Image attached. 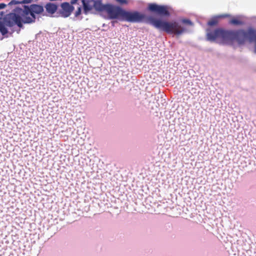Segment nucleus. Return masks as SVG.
Here are the masks:
<instances>
[{
  "label": "nucleus",
  "mask_w": 256,
  "mask_h": 256,
  "mask_svg": "<svg viewBox=\"0 0 256 256\" xmlns=\"http://www.w3.org/2000/svg\"><path fill=\"white\" fill-rule=\"evenodd\" d=\"M43 12V6L38 4L24 6L21 16L16 13H10L0 20V32L2 35L4 36L8 32L6 26L12 27L14 25H17L21 28L23 26L22 23L34 22L36 18L34 14H40Z\"/></svg>",
  "instance_id": "nucleus-3"
},
{
  "label": "nucleus",
  "mask_w": 256,
  "mask_h": 256,
  "mask_svg": "<svg viewBox=\"0 0 256 256\" xmlns=\"http://www.w3.org/2000/svg\"><path fill=\"white\" fill-rule=\"evenodd\" d=\"M78 1V0H71L70 1V4L72 6L73 4H77V2Z\"/></svg>",
  "instance_id": "nucleus-15"
},
{
  "label": "nucleus",
  "mask_w": 256,
  "mask_h": 256,
  "mask_svg": "<svg viewBox=\"0 0 256 256\" xmlns=\"http://www.w3.org/2000/svg\"><path fill=\"white\" fill-rule=\"evenodd\" d=\"M148 10L160 16L168 17L170 15L168 6L165 5H158L154 3H151L148 4Z\"/></svg>",
  "instance_id": "nucleus-5"
},
{
  "label": "nucleus",
  "mask_w": 256,
  "mask_h": 256,
  "mask_svg": "<svg viewBox=\"0 0 256 256\" xmlns=\"http://www.w3.org/2000/svg\"><path fill=\"white\" fill-rule=\"evenodd\" d=\"M182 22L183 24H188V26H193V23L190 20H188V19H182Z\"/></svg>",
  "instance_id": "nucleus-11"
},
{
  "label": "nucleus",
  "mask_w": 256,
  "mask_h": 256,
  "mask_svg": "<svg viewBox=\"0 0 256 256\" xmlns=\"http://www.w3.org/2000/svg\"><path fill=\"white\" fill-rule=\"evenodd\" d=\"M82 2L85 14H87L93 8L96 11L100 12L101 6L102 4L100 0H88L86 1V0H82Z\"/></svg>",
  "instance_id": "nucleus-6"
},
{
  "label": "nucleus",
  "mask_w": 256,
  "mask_h": 256,
  "mask_svg": "<svg viewBox=\"0 0 256 256\" xmlns=\"http://www.w3.org/2000/svg\"><path fill=\"white\" fill-rule=\"evenodd\" d=\"M207 40L210 42L220 40L222 43L227 44L236 40L240 44L244 43L246 40L250 42H255L254 52L256 54V30L248 28L246 30H228L218 28L214 30L207 29Z\"/></svg>",
  "instance_id": "nucleus-2"
},
{
  "label": "nucleus",
  "mask_w": 256,
  "mask_h": 256,
  "mask_svg": "<svg viewBox=\"0 0 256 256\" xmlns=\"http://www.w3.org/2000/svg\"><path fill=\"white\" fill-rule=\"evenodd\" d=\"M32 0H22V4H29L30 3Z\"/></svg>",
  "instance_id": "nucleus-14"
},
{
  "label": "nucleus",
  "mask_w": 256,
  "mask_h": 256,
  "mask_svg": "<svg viewBox=\"0 0 256 256\" xmlns=\"http://www.w3.org/2000/svg\"><path fill=\"white\" fill-rule=\"evenodd\" d=\"M122 20L131 22H140L146 20L155 28L168 34L180 35L186 32V28L176 21L169 22L156 19L152 16L146 17L144 14L135 11L130 12L124 10Z\"/></svg>",
  "instance_id": "nucleus-1"
},
{
  "label": "nucleus",
  "mask_w": 256,
  "mask_h": 256,
  "mask_svg": "<svg viewBox=\"0 0 256 256\" xmlns=\"http://www.w3.org/2000/svg\"><path fill=\"white\" fill-rule=\"evenodd\" d=\"M45 8L48 13L53 14L56 12L58 6L54 4L49 2L45 6Z\"/></svg>",
  "instance_id": "nucleus-8"
},
{
  "label": "nucleus",
  "mask_w": 256,
  "mask_h": 256,
  "mask_svg": "<svg viewBox=\"0 0 256 256\" xmlns=\"http://www.w3.org/2000/svg\"><path fill=\"white\" fill-rule=\"evenodd\" d=\"M82 12V6L80 5L78 6L77 10H76L75 12V16L77 17L79 16L81 14Z\"/></svg>",
  "instance_id": "nucleus-12"
},
{
  "label": "nucleus",
  "mask_w": 256,
  "mask_h": 256,
  "mask_svg": "<svg viewBox=\"0 0 256 256\" xmlns=\"http://www.w3.org/2000/svg\"><path fill=\"white\" fill-rule=\"evenodd\" d=\"M230 24L238 26L242 25V24L243 23L242 21L240 20H239L236 18H233L230 20Z\"/></svg>",
  "instance_id": "nucleus-9"
},
{
  "label": "nucleus",
  "mask_w": 256,
  "mask_h": 256,
  "mask_svg": "<svg viewBox=\"0 0 256 256\" xmlns=\"http://www.w3.org/2000/svg\"><path fill=\"white\" fill-rule=\"evenodd\" d=\"M100 12H106L110 19H116L121 18L122 19L124 10L118 6H115L111 4H102Z\"/></svg>",
  "instance_id": "nucleus-4"
},
{
  "label": "nucleus",
  "mask_w": 256,
  "mask_h": 256,
  "mask_svg": "<svg viewBox=\"0 0 256 256\" xmlns=\"http://www.w3.org/2000/svg\"><path fill=\"white\" fill-rule=\"evenodd\" d=\"M60 9L58 12L59 16L66 18L68 17L74 10V6L69 2H64L60 4Z\"/></svg>",
  "instance_id": "nucleus-7"
},
{
  "label": "nucleus",
  "mask_w": 256,
  "mask_h": 256,
  "mask_svg": "<svg viewBox=\"0 0 256 256\" xmlns=\"http://www.w3.org/2000/svg\"><path fill=\"white\" fill-rule=\"evenodd\" d=\"M6 7V4H4V3L0 4V10L3 9V8H5Z\"/></svg>",
  "instance_id": "nucleus-16"
},
{
  "label": "nucleus",
  "mask_w": 256,
  "mask_h": 256,
  "mask_svg": "<svg viewBox=\"0 0 256 256\" xmlns=\"http://www.w3.org/2000/svg\"><path fill=\"white\" fill-rule=\"evenodd\" d=\"M22 4L21 1L12 0V1H10L9 2L8 5L12 6V5H15V4Z\"/></svg>",
  "instance_id": "nucleus-13"
},
{
  "label": "nucleus",
  "mask_w": 256,
  "mask_h": 256,
  "mask_svg": "<svg viewBox=\"0 0 256 256\" xmlns=\"http://www.w3.org/2000/svg\"><path fill=\"white\" fill-rule=\"evenodd\" d=\"M218 20L217 19H212L211 20H210V21H208V24L210 26H216L218 24Z\"/></svg>",
  "instance_id": "nucleus-10"
}]
</instances>
